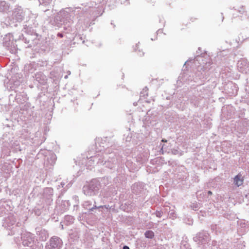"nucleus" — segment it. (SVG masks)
<instances>
[{
	"label": "nucleus",
	"instance_id": "1",
	"mask_svg": "<svg viewBox=\"0 0 249 249\" xmlns=\"http://www.w3.org/2000/svg\"><path fill=\"white\" fill-rule=\"evenodd\" d=\"M243 180L244 179L240 174L237 175L234 178V183L237 186H240L242 185Z\"/></svg>",
	"mask_w": 249,
	"mask_h": 249
},
{
	"label": "nucleus",
	"instance_id": "4",
	"mask_svg": "<svg viewBox=\"0 0 249 249\" xmlns=\"http://www.w3.org/2000/svg\"><path fill=\"white\" fill-rule=\"evenodd\" d=\"M58 36H60V37H62L63 36V35L61 34H58Z\"/></svg>",
	"mask_w": 249,
	"mask_h": 249
},
{
	"label": "nucleus",
	"instance_id": "3",
	"mask_svg": "<svg viewBox=\"0 0 249 249\" xmlns=\"http://www.w3.org/2000/svg\"><path fill=\"white\" fill-rule=\"evenodd\" d=\"M139 55L140 56V57H142V56H143L144 55V53L143 52H141L140 51H139Z\"/></svg>",
	"mask_w": 249,
	"mask_h": 249
},
{
	"label": "nucleus",
	"instance_id": "2",
	"mask_svg": "<svg viewBox=\"0 0 249 249\" xmlns=\"http://www.w3.org/2000/svg\"><path fill=\"white\" fill-rule=\"evenodd\" d=\"M145 236L147 238H152L154 237V232L152 231H146L145 233Z\"/></svg>",
	"mask_w": 249,
	"mask_h": 249
},
{
	"label": "nucleus",
	"instance_id": "6",
	"mask_svg": "<svg viewBox=\"0 0 249 249\" xmlns=\"http://www.w3.org/2000/svg\"><path fill=\"white\" fill-rule=\"evenodd\" d=\"M208 194H209V195H212V192H211V191H209L208 192Z\"/></svg>",
	"mask_w": 249,
	"mask_h": 249
},
{
	"label": "nucleus",
	"instance_id": "5",
	"mask_svg": "<svg viewBox=\"0 0 249 249\" xmlns=\"http://www.w3.org/2000/svg\"><path fill=\"white\" fill-rule=\"evenodd\" d=\"M123 249H129V248L128 247H127V246H124L123 248Z\"/></svg>",
	"mask_w": 249,
	"mask_h": 249
},
{
	"label": "nucleus",
	"instance_id": "7",
	"mask_svg": "<svg viewBox=\"0 0 249 249\" xmlns=\"http://www.w3.org/2000/svg\"><path fill=\"white\" fill-rule=\"evenodd\" d=\"M240 64H240V62H239L238 63V67H240Z\"/></svg>",
	"mask_w": 249,
	"mask_h": 249
},
{
	"label": "nucleus",
	"instance_id": "8",
	"mask_svg": "<svg viewBox=\"0 0 249 249\" xmlns=\"http://www.w3.org/2000/svg\"><path fill=\"white\" fill-rule=\"evenodd\" d=\"M51 244H52L53 240H51Z\"/></svg>",
	"mask_w": 249,
	"mask_h": 249
}]
</instances>
